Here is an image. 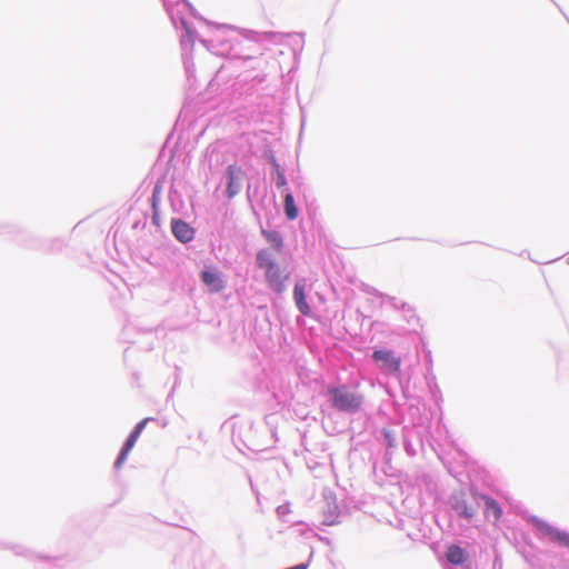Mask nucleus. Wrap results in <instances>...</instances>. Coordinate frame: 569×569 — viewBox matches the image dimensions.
I'll list each match as a JSON object with an SVG mask.
<instances>
[{"label": "nucleus", "instance_id": "nucleus-7", "mask_svg": "<svg viewBox=\"0 0 569 569\" xmlns=\"http://www.w3.org/2000/svg\"><path fill=\"white\" fill-rule=\"evenodd\" d=\"M228 178L227 184V197L229 199L234 198L241 190V181L244 176L242 169L237 164L228 166L226 170Z\"/></svg>", "mask_w": 569, "mask_h": 569}, {"label": "nucleus", "instance_id": "nucleus-19", "mask_svg": "<svg viewBox=\"0 0 569 569\" xmlns=\"http://www.w3.org/2000/svg\"><path fill=\"white\" fill-rule=\"evenodd\" d=\"M137 442V439H134L133 437L129 436L126 440V442L123 443L122 446V450L127 451V452H130L131 449L134 447Z\"/></svg>", "mask_w": 569, "mask_h": 569}, {"label": "nucleus", "instance_id": "nucleus-25", "mask_svg": "<svg viewBox=\"0 0 569 569\" xmlns=\"http://www.w3.org/2000/svg\"><path fill=\"white\" fill-rule=\"evenodd\" d=\"M123 289H124V293L123 295H127V296L131 297L130 288L129 287H123Z\"/></svg>", "mask_w": 569, "mask_h": 569}, {"label": "nucleus", "instance_id": "nucleus-5", "mask_svg": "<svg viewBox=\"0 0 569 569\" xmlns=\"http://www.w3.org/2000/svg\"><path fill=\"white\" fill-rule=\"evenodd\" d=\"M373 293L381 299L380 306L386 309L400 310L402 311L403 319L411 323L416 319L415 310L407 302L399 300L396 297H391L385 293L378 292L373 287H371Z\"/></svg>", "mask_w": 569, "mask_h": 569}, {"label": "nucleus", "instance_id": "nucleus-12", "mask_svg": "<svg viewBox=\"0 0 569 569\" xmlns=\"http://www.w3.org/2000/svg\"><path fill=\"white\" fill-rule=\"evenodd\" d=\"M284 213L289 220H295L298 217V208L295 204L293 196L290 192H287L284 196Z\"/></svg>", "mask_w": 569, "mask_h": 569}, {"label": "nucleus", "instance_id": "nucleus-13", "mask_svg": "<svg viewBox=\"0 0 569 569\" xmlns=\"http://www.w3.org/2000/svg\"><path fill=\"white\" fill-rule=\"evenodd\" d=\"M201 280L204 284H214L221 281V273L216 268H207L201 273Z\"/></svg>", "mask_w": 569, "mask_h": 569}, {"label": "nucleus", "instance_id": "nucleus-22", "mask_svg": "<svg viewBox=\"0 0 569 569\" xmlns=\"http://www.w3.org/2000/svg\"><path fill=\"white\" fill-rule=\"evenodd\" d=\"M140 435H141V432H139V431L133 429L129 436H131V437H133L134 439L138 440Z\"/></svg>", "mask_w": 569, "mask_h": 569}, {"label": "nucleus", "instance_id": "nucleus-3", "mask_svg": "<svg viewBox=\"0 0 569 569\" xmlns=\"http://www.w3.org/2000/svg\"><path fill=\"white\" fill-rule=\"evenodd\" d=\"M372 360L383 375L395 377L400 380L401 358L398 357L395 351L389 349L375 350L372 353Z\"/></svg>", "mask_w": 569, "mask_h": 569}, {"label": "nucleus", "instance_id": "nucleus-17", "mask_svg": "<svg viewBox=\"0 0 569 569\" xmlns=\"http://www.w3.org/2000/svg\"><path fill=\"white\" fill-rule=\"evenodd\" d=\"M274 171H276V186L278 188H282L287 184V179L284 177L283 170L278 163H274Z\"/></svg>", "mask_w": 569, "mask_h": 569}, {"label": "nucleus", "instance_id": "nucleus-21", "mask_svg": "<svg viewBox=\"0 0 569 569\" xmlns=\"http://www.w3.org/2000/svg\"><path fill=\"white\" fill-rule=\"evenodd\" d=\"M149 420H150L149 418L141 420L139 423L136 425V427L133 429L139 432H142Z\"/></svg>", "mask_w": 569, "mask_h": 569}, {"label": "nucleus", "instance_id": "nucleus-20", "mask_svg": "<svg viewBox=\"0 0 569 569\" xmlns=\"http://www.w3.org/2000/svg\"><path fill=\"white\" fill-rule=\"evenodd\" d=\"M290 512V506L288 503H284V505H281L277 508V513L278 516L280 517H283L286 516L287 513Z\"/></svg>", "mask_w": 569, "mask_h": 569}, {"label": "nucleus", "instance_id": "nucleus-16", "mask_svg": "<svg viewBox=\"0 0 569 569\" xmlns=\"http://www.w3.org/2000/svg\"><path fill=\"white\" fill-rule=\"evenodd\" d=\"M381 437H382V441L387 446V448L393 449L397 447V439L391 430L382 429Z\"/></svg>", "mask_w": 569, "mask_h": 569}, {"label": "nucleus", "instance_id": "nucleus-1", "mask_svg": "<svg viewBox=\"0 0 569 569\" xmlns=\"http://www.w3.org/2000/svg\"><path fill=\"white\" fill-rule=\"evenodd\" d=\"M327 397L333 409L350 415L358 412L363 403L362 395L346 385L329 386Z\"/></svg>", "mask_w": 569, "mask_h": 569}, {"label": "nucleus", "instance_id": "nucleus-24", "mask_svg": "<svg viewBox=\"0 0 569 569\" xmlns=\"http://www.w3.org/2000/svg\"><path fill=\"white\" fill-rule=\"evenodd\" d=\"M430 389H431V392L433 393V396H436V393L440 392L437 386L430 387Z\"/></svg>", "mask_w": 569, "mask_h": 569}, {"label": "nucleus", "instance_id": "nucleus-6", "mask_svg": "<svg viewBox=\"0 0 569 569\" xmlns=\"http://www.w3.org/2000/svg\"><path fill=\"white\" fill-rule=\"evenodd\" d=\"M449 505L455 513L470 522L477 513V509L469 506L463 492L453 493L449 498Z\"/></svg>", "mask_w": 569, "mask_h": 569}, {"label": "nucleus", "instance_id": "nucleus-18", "mask_svg": "<svg viewBox=\"0 0 569 569\" xmlns=\"http://www.w3.org/2000/svg\"><path fill=\"white\" fill-rule=\"evenodd\" d=\"M129 452L124 451V450H120L116 461H114V468L116 469H120L121 466L124 463V461L127 460V457H128Z\"/></svg>", "mask_w": 569, "mask_h": 569}, {"label": "nucleus", "instance_id": "nucleus-14", "mask_svg": "<svg viewBox=\"0 0 569 569\" xmlns=\"http://www.w3.org/2000/svg\"><path fill=\"white\" fill-rule=\"evenodd\" d=\"M263 234L266 236L267 240L272 244V251H274L276 253H280L282 249V239L280 234L276 231H263Z\"/></svg>", "mask_w": 569, "mask_h": 569}, {"label": "nucleus", "instance_id": "nucleus-9", "mask_svg": "<svg viewBox=\"0 0 569 569\" xmlns=\"http://www.w3.org/2000/svg\"><path fill=\"white\" fill-rule=\"evenodd\" d=\"M312 287H308L310 290ZM307 287H295L293 299L298 310L307 317L312 316V309L309 302V293L307 292Z\"/></svg>", "mask_w": 569, "mask_h": 569}, {"label": "nucleus", "instance_id": "nucleus-11", "mask_svg": "<svg viewBox=\"0 0 569 569\" xmlns=\"http://www.w3.org/2000/svg\"><path fill=\"white\" fill-rule=\"evenodd\" d=\"M323 520L322 523L325 526H333L339 522L340 511L338 505L335 500L327 501V507L323 509Z\"/></svg>", "mask_w": 569, "mask_h": 569}, {"label": "nucleus", "instance_id": "nucleus-4", "mask_svg": "<svg viewBox=\"0 0 569 569\" xmlns=\"http://www.w3.org/2000/svg\"><path fill=\"white\" fill-rule=\"evenodd\" d=\"M258 267L264 270L268 280L276 283L281 280L282 271L276 263L274 251L262 249L257 254Z\"/></svg>", "mask_w": 569, "mask_h": 569}, {"label": "nucleus", "instance_id": "nucleus-8", "mask_svg": "<svg viewBox=\"0 0 569 569\" xmlns=\"http://www.w3.org/2000/svg\"><path fill=\"white\" fill-rule=\"evenodd\" d=\"M171 231L177 240L182 243H187L194 238V229L181 219H172Z\"/></svg>", "mask_w": 569, "mask_h": 569}, {"label": "nucleus", "instance_id": "nucleus-2", "mask_svg": "<svg viewBox=\"0 0 569 569\" xmlns=\"http://www.w3.org/2000/svg\"><path fill=\"white\" fill-rule=\"evenodd\" d=\"M523 519L533 528L535 536L543 542H550L557 547L569 550V531L533 515H525Z\"/></svg>", "mask_w": 569, "mask_h": 569}, {"label": "nucleus", "instance_id": "nucleus-15", "mask_svg": "<svg viewBox=\"0 0 569 569\" xmlns=\"http://www.w3.org/2000/svg\"><path fill=\"white\" fill-rule=\"evenodd\" d=\"M483 499H485L486 510L488 512L491 511L493 513V517L496 520L500 519V517L502 515V510H501L499 503L490 497H483Z\"/></svg>", "mask_w": 569, "mask_h": 569}, {"label": "nucleus", "instance_id": "nucleus-10", "mask_svg": "<svg viewBox=\"0 0 569 569\" xmlns=\"http://www.w3.org/2000/svg\"><path fill=\"white\" fill-rule=\"evenodd\" d=\"M446 557L451 565L462 566L465 569H472L471 563H466L468 559L466 550L457 545H452L448 548Z\"/></svg>", "mask_w": 569, "mask_h": 569}, {"label": "nucleus", "instance_id": "nucleus-23", "mask_svg": "<svg viewBox=\"0 0 569 569\" xmlns=\"http://www.w3.org/2000/svg\"><path fill=\"white\" fill-rule=\"evenodd\" d=\"M209 288H210V292H218L222 287L214 286V287H209Z\"/></svg>", "mask_w": 569, "mask_h": 569}]
</instances>
